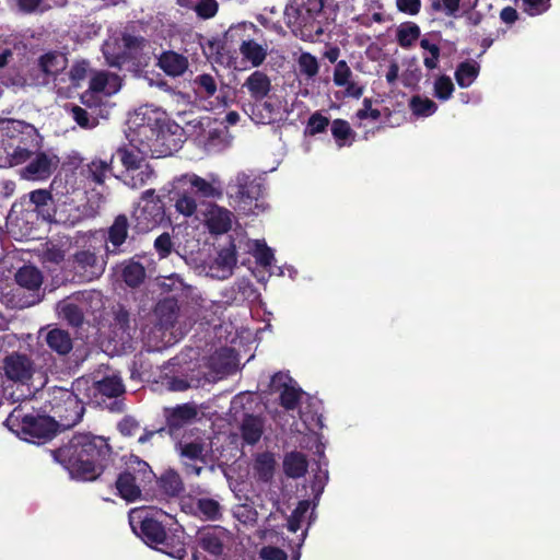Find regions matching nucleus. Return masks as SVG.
<instances>
[{
    "label": "nucleus",
    "instance_id": "obj_14",
    "mask_svg": "<svg viewBox=\"0 0 560 560\" xmlns=\"http://www.w3.org/2000/svg\"><path fill=\"white\" fill-rule=\"evenodd\" d=\"M121 89V79L112 72L98 71L90 79L89 90L81 95V101L89 107L98 106L103 100Z\"/></svg>",
    "mask_w": 560,
    "mask_h": 560
},
{
    "label": "nucleus",
    "instance_id": "obj_23",
    "mask_svg": "<svg viewBox=\"0 0 560 560\" xmlns=\"http://www.w3.org/2000/svg\"><path fill=\"white\" fill-rule=\"evenodd\" d=\"M159 285L164 292H174L179 298L190 299L197 305L206 307L199 303V301L205 302V300L200 296L197 289L186 284L178 275L160 278Z\"/></svg>",
    "mask_w": 560,
    "mask_h": 560
},
{
    "label": "nucleus",
    "instance_id": "obj_32",
    "mask_svg": "<svg viewBox=\"0 0 560 560\" xmlns=\"http://www.w3.org/2000/svg\"><path fill=\"white\" fill-rule=\"evenodd\" d=\"M264 433V421L260 417L247 415L240 424V434L245 444L255 445Z\"/></svg>",
    "mask_w": 560,
    "mask_h": 560
},
{
    "label": "nucleus",
    "instance_id": "obj_40",
    "mask_svg": "<svg viewBox=\"0 0 560 560\" xmlns=\"http://www.w3.org/2000/svg\"><path fill=\"white\" fill-rule=\"evenodd\" d=\"M480 67L476 61H465L458 65L455 71L457 84L465 89L470 86L479 74Z\"/></svg>",
    "mask_w": 560,
    "mask_h": 560
},
{
    "label": "nucleus",
    "instance_id": "obj_26",
    "mask_svg": "<svg viewBox=\"0 0 560 560\" xmlns=\"http://www.w3.org/2000/svg\"><path fill=\"white\" fill-rule=\"evenodd\" d=\"M30 202L45 221L52 222L55 207V191L35 189L28 194Z\"/></svg>",
    "mask_w": 560,
    "mask_h": 560
},
{
    "label": "nucleus",
    "instance_id": "obj_21",
    "mask_svg": "<svg viewBox=\"0 0 560 560\" xmlns=\"http://www.w3.org/2000/svg\"><path fill=\"white\" fill-rule=\"evenodd\" d=\"M67 65V57L60 52H47L39 58V67L48 78L52 79L56 92H58L60 83L66 82L67 73L65 70Z\"/></svg>",
    "mask_w": 560,
    "mask_h": 560
},
{
    "label": "nucleus",
    "instance_id": "obj_58",
    "mask_svg": "<svg viewBox=\"0 0 560 560\" xmlns=\"http://www.w3.org/2000/svg\"><path fill=\"white\" fill-rule=\"evenodd\" d=\"M520 8L530 16L545 13L550 7V0H521Z\"/></svg>",
    "mask_w": 560,
    "mask_h": 560
},
{
    "label": "nucleus",
    "instance_id": "obj_30",
    "mask_svg": "<svg viewBox=\"0 0 560 560\" xmlns=\"http://www.w3.org/2000/svg\"><path fill=\"white\" fill-rule=\"evenodd\" d=\"M158 66L167 75L179 77L187 70L188 59L182 54L168 50L159 57Z\"/></svg>",
    "mask_w": 560,
    "mask_h": 560
},
{
    "label": "nucleus",
    "instance_id": "obj_24",
    "mask_svg": "<svg viewBox=\"0 0 560 560\" xmlns=\"http://www.w3.org/2000/svg\"><path fill=\"white\" fill-rule=\"evenodd\" d=\"M171 200L174 201V208L177 213L185 218L192 217L197 212V201L191 195V191L186 187L177 186V177L172 182V189L170 191Z\"/></svg>",
    "mask_w": 560,
    "mask_h": 560
},
{
    "label": "nucleus",
    "instance_id": "obj_59",
    "mask_svg": "<svg viewBox=\"0 0 560 560\" xmlns=\"http://www.w3.org/2000/svg\"><path fill=\"white\" fill-rule=\"evenodd\" d=\"M381 10L382 3L380 0H361L360 9L358 11H362L364 14L372 13V20L380 23L383 21Z\"/></svg>",
    "mask_w": 560,
    "mask_h": 560
},
{
    "label": "nucleus",
    "instance_id": "obj_1",
    "mask_svg": "<svg viewBox=\"0 0 560 560\" xmlns=\"http://www.w3.org/2000/svg\"><path fill=\"white\" fill-rule=\"evenodd\" d=\"M183 128L153 106L138 108L128 119L129 148L118 150L125 172L147 164L145 158L172 155L183 143Z\"/></svg>",
    "mask_w": 560,
    "mask_h": 560
},
{
    "label": "nucleus",
    "instance_id": "obj_9",
    "mask_svg": "<svg viewBox=\"0 0 560 560\" xmlns=\"http://www.w3.org/2000/svg\"><path fill=\"white\" fill-rule=\"evenodd\" d=\"M84 392L79 393L74 388H56L49 399L51 419L62 428H70L77 424L84 412Z\"/></svg>",
    "mask_w": 560,
    "mask_h": 560
},
{
    "label": "nucleus",
    "instance_id": "obj_52",
    "mask_svg": "<svg viewBox=\"0 0 560 560\" xmlns=\"http://www.w3.org/2000/svg\"><path fill=\"white\" fill-rule=\"evenodd\" d=\"M194 86L196 93L202 97H210L217 92L215 79L210 74L197 75L194 80Z\"/></svg>",
    "mask_w": 560,
    "mask_h": 560
},
{
    "label": "nucleus",
    "instance_id": "obj_55",
    "mask_svg": "<svg viewBox=\"0 0 560 560\" xmlns=\"http://www.w3.org/2000/svg\"><path fill=\"white\" fill-rule=\"evenodd\" d=\"M310 508L311 503L308 501H301L298 504L288 521V528L290 532L295 533L301 528L303 522L306 518V514L310 511Z\"/></svg>",
    "mask_w": 560,
    "mask_h": 560
},
{
    "label": "nucleus",
    "instance_id": "obj_28",
    "mask_svg": "<svg viewBox=\"0 0 560 560\" xmlns=\"http://www.w3.org/2000/svg\"><path fill=\"white\" fill-rule=\"evenodd\" d=\"M243 88L247 90L254 101H261L269 94L271 82L269 77L262 71H254L243 83Z\"/></svg>",
    "mask_w": 560,
    "mask_h": 560
},
{
    "label": "nucleus",
    "instance_id": "obj_46",
    "mask_svg": "<svg viewBox=\"0 0 560 560\" xmlns=\"http://www.w3.org/2000/svg\"><path fill=\"white\" fill-rule=\"evenodd\" d=\"M276 460L271 453H261L255 459L254 470L259 479L268 481L273 475Z\"/></svg>",
    "mask_w": 560,
    "mask_h": 560
},
{
    "label": "nucleus",
    "instance_id": "obj_56",
    "mask_svg": "<svg viewBox=\"0 0 560 560\" xmlns=\"http://www.w3.org/2000/svg\"><path fill=\"white\" fill-rule=\"evenodd\" d=\"M299 70L307 78H313L318 72V62L316 57L308 52H303L298 59Z\"/></svg>",
    "mask_w": 560,
    "mask_h": 560
},
{
    "label": "nucleus",
    "instance_id": "obj_54",
    "mask_svg": "<svg viewBox=\"0 0 560 560\" xmlns=\"http://www.w3.org/2000/svg\"><path fill=\"white\" fill-rule=\"evenodd\" d=\"M59 316L67 319L71 325L78 326L82 323L81 310L71 302H61L57 306Z\"/></svg>",
    "mask_w": 560,
    "mask_h": 560
},
{
    "label": "nucleus",
    "instance_id": "obj_4",
    "mask_svg": "<svg viewBox=\"0 0 560 560\" xmlns=\"http://www.w3.org/2000/svg\"><path fill=\"white\" fill-rule=\"evenodd\" d=\"M284 18L295 36L316 42L336 21L337 12L334 4L324 0H290Z\"/></svg>",
    "mask_w": 560,
    "mask_h": 560
},
{
    "label": "nucleus",
    "instance_id": "obj_63",
    "mask_svg": "<svg viewBox=\"0 0 560 560\" xmlns=\"http://www.w3.org/2000/svg\"><path fill=\"white\" fill-rule=\"evenodd\" d=\"M118 430L125 436H132L140 430V423L133 417L127 416L118 423Z\"/></svg>",
    "mask_w": 560,
    "mask_h": 560
},
{
    "label": "nucleus",
    "instance_id": "obj_19",
    "mask_svg": "<svg viewBox=\"0 0 560 560\" xmlns=\"http://www.w3.org/2000/svg\"><path fill=\"white\" fill-rule=\"evenodd\" d=\"M201 207L203 222L210 233L224 234L231 229L234 215L230 210L212 202H202Z\"/></svg>",
    "mask_w": 560,
    "mask_h": 560
},
{
    "label": "nucleus",
    "instance_id": "obj_48",
    "mask_svg": "<svg viewBox=\"0 0 560 560\" xmlns=\"http://www.w3.org/2000/svg\"><path fill=\"white\" fill-rule=\"evenodd\" d=\"M420 47L423 49V65L427 69L433 70L439 66L440 47L430 38H422Z\"/></svg>",
    "mask_w": 560,
    "mask_h": 560
},
{
    "label": "nucleus",
    "instance_id": "obj_60",
    "mask_svg": "<svg viewBox=\"0 0 560 560\" xmlns=\"http://www.w3.org/2000/svg\"><path fill=\"white\" fill-rule=\"evenodd\" d=\"M194 10L199 18L210 19L215 15L218 11V3L215 0H201Z\"/></svg>",
    "mask_w": 560,
    "mask_h": 560
},
{
    "label": "nucleus",
    "instance_id": "obj_35",
    "mask_svg": "<svg viewBox=\"0 0 560 560\" xmlns=\"http://www.w3.org/2000/svg\"><path fill=\"white\" fill-rule=\"evenodd\" d=\"M154 176L153 170L147 164H141L138 167H131L128 172H124L122 178L125 185L138 189L149 184Z\"/></svg>",
    "mask_w": 560,
    "mask_h": 560
},
{
    "label": "nucleus",
    "instance_id": "obj_16",
    "mask_svg": "<svg viewBox=\"0 0 560 560\" xmlns=\"http://www.w3.org/2000/svg\"><path fill=\"white\" fill-rule=\"evenodd\" d=\"M177 186H186L191 192L202 198L221 199L223 183L215 173L201 177L195 173H186L177 177Z\"/></svg>",
    "mask_w": 560,
    "mask_h": 560
},
{
    "label": "nucleus",
    "instance_id": "obj_11",
    "mask_svg": "<svg viewBox=\"0 0 560 560\" xmlns=\"http://www.w3.org/2000/svg\"><path fill=\"white\" fill-rule=\"evenodd\" d=\"M7 427L26 441L35 442V439L49 438L54 431L56 423L51 417L25 413L23 408H15L5 420Z\"/></svg>",
    "mask_w": 560,
    "mask_h": 560
},
{
    "label": "nucleus",
    "instance_id": "obj_2",
    "mask_svg": "<svg viewBox=\"0 0 560 560\" xmlns=\"http://www.w3.org/2000/svg\"><path fill=\"white\" fill-rule=\"evenodd\" d=\"M110 453V446L104 438L79 433L66 445L54 451L52 456L68 470L71 478L92 481L103 472Z\"/></svg>",
    "mask_w": 560,
    "mask_h": 560
},
{
    "label": "nucleus",
    "instance_id": "obj_37",
    "mask_svg": "<svg viewBox=\"0 0 560 560\" xmlns=\"http://www.w3.org/2000/svg\"><path fill=\"white\" fill-rule=\"evenodd\" d=\"M248 252L255 257L256 262L265 268L272 266L275 261L273 250L267 246L264 240H249Z\"/></svg>",
    "mask_w": 560,
    "mask_h": 560
},
{
    "label": "nucleus",
    "instance_id": "obj_42",
    "mask_svg": "<svg viewBox=\"0 0 560 560\" xmlns=\"http://www.w3.org/2000/svg\"><path fill=\"white\" fill-rule=\"evenodd\" d=\"M217 272H212V277L225 279L232 275V270L236 265V256L232 249H223L220 252L217 260Z\"/></svg>",
    "mask_w": 560,
    "mask_h": 560
},
{
    "label": "nucleus",
    "instance_id": "obj_12",
    "mask_svg": "<svg viewBox=\"0 0 560 560\" xmlns=\"http://www.w3.org/2000/svg\"><path fill=\"white\" fill-rule=\"evenodd\" d=\"M231 198L244 213L259 214L265 210L264 188L259 180L250 179L248 175L240 173L231 184Z\"/></svg>",
    "mask_w": 560,
    "mask_h": 560
},
{
    "label": "nucleus",
    "instance_id": "obj_57",
    "mask_svg": "<svg viewBox=\"0 0 560 560\" xmlns=\"http://www.w3.org/2000/svg\"><path fill=\"white\" fill-rule=\"evenodd\" d=\"M72 119L84 129H92L97 126V118L91 116L85 109L80 106H72L70 109Z\"/></svg>",
    "mask_w": 560,
    "mask_h": 560
},
{
    "label": "nucleus",
    "instance_id": "obj_22",
    "mask_svg": "<svg viewBox=\"0 0 560 560\" xmlns=\"http://www.w3.org/2000/svg\"><path fill=\"white\" fill-rule=\"evenodd\" d=\"M3 369L8 378L21 383H26L34 373L30 359L19 353L5 358Z\"/></svg>",
    "mask_w": 560,
    "mask_h": 560
},
{
    "label": "nucleus",
    "instance_id": "obj_18",
    "mask_svg": "<svg viewBox=\"0 0 560 560\" xmlns=\"http://www.w3.org/2000/svg\"><path fill=\"white\" fill-rule=\"evenodd\" d=\"M270 389L280 395L281 405L285 409H294L302 396V390L296 382L287 373H276L270 382Z\"/></svg>",
    "mask_w": 560,
    "mask_h": 560
},
{
    "label": "nucleus",
    "instance_id": "obj_41",
    "mask_svg": "<svg viewBox=\"0 0 560 560\" xmlns=\"http://www.w3.org/2000/svg\"><path fill=\"white\" fill-rule=\"evenodd\" d=\"M420 27L413 22L401 23L396 32L397 42L402 48H410L420 37Z\"/></svg>",
    "mask_w": 560,
    "mask_h": 560
},
{
    "label": "nucleus",
    "instance_id": "obj_36",
    "mask_svg": "<svg viewBox=\"0 0 560 560\" xmlns=\"http://www.w3.org/2000/svg\"><path fill=\"white\" fill-rule=\"evenodd\" d=\"M411 115L417 118H428L438 110V104L430 97L421 94L412 95L408 102Z\"/></svg>",
    "mask_w": 560,
    "mask_h": 560
},
{
    "label": "nucleus",
    "instance_id": "obj_15",
    "mask_svg": "<svg viewBox=\"0 0 560 560\" xmlns=\"http://www.w3.org/2000/svg\"><path fill=\"white\" fill-rule=\"evenodd\" d=\"M112 159L109 161L94 159L90 163L71 171L65 175L68 179L77 178V186L85 191H100L96 187L102 186L107 172L110 171Z\"/></svg>",
    "mask_w": 560,
    "mask_h": 560
},
{
    "label": "nucleus",
    "instance_id": "obj_17",
    "mask_svg": "<svg viewBox=\"0 0 560 560\" xmlns=\"http://www.w3.org/2000/svg\"><path fill=\"white\" fill-rule=\"evenodd\" d=\"M235 352L229 348L215 351L207 361L208 372L205 373L206 382H215L237 370Z\"/></svg>",
    "mask_w": 560,
    "mask_h": 560
},
{
    "label": "nucleus",
    "instance_id": "obj_8",
    "mask_svg": "<svg viewBox=\"0 0 560 560\" xmlns=\"http://www.w3.org/2000/svg\"><path fill=\"white\" fill-rule=\"evenodd\" d=\"M154 478L155 475L149 464L138 456L131 455L126 463L125 471L116 481V488L122 499L132 502L140 498L142 489Z\"/></svg>",
    "mask_w": 560,
    "mask_h": 560
},
{
    "label": "nucleus",
    "instance_id": "obj_10",
    "mask_svg": "<svg viewBox=\"0 0 560 560\" xmlns=\"http://www.w3.org/2000/svg\"><path fill=\"white\" fill-rule=\"evenodd\" d=\"M73 388L79 393L84 392L85 399L95 404H101L103 397H117L125 392L121 377L108 369L98 370L91 380H77Z\"/></svg>",
    "mask_w": 560,
    "mask_h": 560
},
{
    "label": "nucleus",
    "instance_id": "obj_64",
    "mask_svg": "<svg viewBox=\"0 0 560 560\" xmlns=\"http://www.w3.org/2000/svg\"><path fill=\"white\" fill-rule=\"evenodd\" d=\"M328 125V118L318 113L313 114L308 119V129L312 135L324 131Z\"/></svg>",
    "mask_w": 560,
    "mask_h": 560
},
{
    "label": "nucleus",
    "instance_id": "obj_39",
    "mask_svg": "<svg viewBox=\"0 0 560 560\" xmlns=\"http://www.w3.org/2000/svg\"><path fill=\"white\" fill-rule=\"evenodd\" d=\"M283 468L289 477L300 478L307 470L306 457L301 453L292 452L284 457Z\"/></svg>",
    "mask_w": 560,
    "mask_h": 560
},
{
    "label": "nucleus",
    "instance_id": "obj_61",
    "mask_svg": "<svg viewBox=\"0 0 560 560\" xmlns=\"http://www.w3.org/2000/svg\"><path fill=\"white\" fill-rule=\"evenodd\" d=\"M195 416H196V410L190 406L184 405V406L177 407L173 411L170 421L173 424L177 425L180 422L192 419Z\"/></svg>",
    "mask_w": 560,
    "mask_h": 560
},
{
    "label": "nucleus",
    "instance_id": "obj_27",
    "mask_svg": "<svg viewBox=\"0 0 560 560\" xmlns=\"http://www.w3.org/2000/svg\"><path fill=\"white\" fill-rule=\"evenodd\" d=\"M128 219L125 215H118L112 226L108 229L106 250L110 254L120 253V246L128 236Z\"/></svg>",
    "mask_w": 560,
    "mask_h": 560
},
{
    "label": "nucleus",
    "instance_id": "obj_53",
    "mask_svg": "<svg viewBox=\"0 0 560 560\" xmlns=\"http://www.w3.org/2000/svg\"><path fill=\"white\" fill-rule=\"evenodd\" d=\"M199 513L207 520H218L221 516V506L219 502L211 498H200L197 501Z\"/></svg>",
    "mask_w": 560,
    "mask_h": 560
},
{
    "label": "nucleus",
    "instance_id": "obj_13",
    "mask_svg": "<svg viewBox=\"0 0 560 560\" xmlns=\"http://www.w3.org/2000/svg\"><path fill=\"white\" fill-rule=\"evenodd\" d=\"M147 46L142 37L124 34L121 38H109L103 45V54L112 67H120L127 59L136 58Z\"/></svg>",
    "mask_w": 560,
    "mask_h": 560
},
{
    "label": "nucleus",
    "instance_id": "obj_29",
    "mask_svg": "<svg viewBox=\"0 0 560 560\" xmlns=\"http://www.w3.org/2000/svg\"><path fill=\"white\" fill-rule=\"evenodd\" d=\"M89 72V63L86 61L75 62L66 77V82L60 83L57 94L62 97H69L72 90L80 86L81 82L86 78Z\"/></svg>",
    "mask_w": 560,
    "mask_h": 560
},
{
    "label": "nucleus",
    "instance_id": "obj_20",
    "mask_svg": "<svg viewBox=\"0 0 560 560\" xmlns=\"http://www.w3.org/2000/svg\"><path fill=\"white\" fill-rule=\"evenodd\" d=\"M178 305L175 299L160 301L154 310L156 325L153 329V340L164 341L166 331L173 327L177 318Z\"/></svg>",
    "mask_w": 560,
    "mask_h": 560
},
{
    "label": "nucleus",
    "instance_id": "obj_31",
    "mask_svg": "<svg viewBox=\"0 0 560 560\" xmlns=\"http://www.w3.org/2000/svg\"><path fill=\"white\" fill-rule=\"evenodd\" d=\"M243 109L250 120L257 125H267L275 119V107L265 100L248 103L244 105Z\"/></svg>",
    "mask_w": 560,
    "mask_h": 560
},
{
    "label": "nucleus",
    "instance_id": "obj_3",
    "mask_svg": "<svg viewBox=\"0 0 560 560\" xmlns=\"http://www.w3.org/2000/svg\"><path fill=\"white\" fill-rule=\"evenodd\" d=\"M73 179H54L51 189L55 191L52 222L73 226L85 218L95 215L104 196L101 191H85Z\"/></svg>",
    "mask_w": 560,
    "mask_h": 560
},
{
    "label": "nucleus",
    "instance_id": "obj_34",
    "mask_svg": "<svg viewBox=\"0 0 560 560\" xmlns=\"http://www.w3.org/2000/svg\"><path fill=\"white\" fill-rule=\"evenodd\" d=\"M74 259L78 266L83 269L91 279L100 277L105 270V262L98 259L95 253L90 249L78 252L74 255Z\"/></svg>",
    "mask_w": 560,
    "mask_h": 560
},
{
    "label": "nucleus",
    "instance_id": "obj_6",
    "mask_svg": "<svg viewBox=\"0 0 560 560\" xmlns=\"http://www.w3.org/2000/svg\"><path fill=\"white\" fill-rule=\"evenodd\" d=\"M155 512L145 508H136L129 512V524L132 532L147 545L176 559L186 556L183 544L171 545L164 527L154 518Z\"/></svg>",
    "mask_w": 560,
    "mask_h": 560
},
{
    "label": "nucleus",
    "instance_id": "obj_38",
    "mask_svg": "<svg viewBox=\"0 0 560 560\" xmlns=\"http://www.w3.org/2000/svg\"><path fill=\"white\" fill-rule=\"evenodd\" d=\"M45 340L50 349L59 354H66L72 349V341L65 330L55 328L45 335Z\"/></svg>",
    "mask_w": 560,
    "mask_h": 560
},
{
    "label": "nucleus",
    "instance_id": "obj_47",
    "mask_svg": "<svg viewBox=\"0 0 560 560\" xmlns=\"http://www.w3.org/2000/svg\"><path fill=\"white\" fill-rule=\"evenodd\" d=\"M15 280L21 287L33 290L40 285L42 276L36 268L24 266L16 272Z\"/></svg>",
    "mask_w": 560,
    "mask_h": 560
},
{
    "label": "nucleus",
    "instance_id": "obj_62",
    "mask_svg": "<svg viewBox=\"0 0 560 560\" xmlns=\"http://www.w3.org/2000/svg\"><path fill=\"white\" fill-rule=\"evenodd\" d=\"M163 487L168 493L176 494L182 489L179 476L174 471H168L162 477Z\"/></svg>",
    "mask_w": 560,
    "mask_h": 560
},
{
    "label": "nucleus",
    "instance_id": "obj_45",
    "mask_svg": "<svg viewBox=\"0 0 560 560\" xmlns=\"http://www.w3.org/2000/svg\"><path fill=\"white\" fill-rule=\"evenodd\" d=\"M222 533L218 529H207L200 533L199 544L202 549L212 555H220L222 551Z\"/></svg>",
    "mask_w": 560,
    "mask_h": 560
},
{
    "label": "nucleus",
    "instance_id": "obj_7",
    "mask_svg": "<svg viewBox=\"0 0 560 560\" xmlns=\"http://www.w3.org/2000/svg\"><path fill=\"white\" fill-rule=\"evenodd\" d=\"M39 141L37 130L22 120L0 119V163L5 166L10 162V154L16 149H26Z\"/></svg>",
    "mask_w": 560,
    "mask_h": 560
},
{
    "label": "nucleus",
    "instance_id": "obj_25",
    "mask_svg": "<svg viewBox=\"0 0 560 560\" xmlns=\"http://www.w3.org/2000/svg\"><path fill=\"white\" fill-rule=\"evenodd\" d=\"M334 83L345 88V94L359 98L363 94V88L352 80V71L345 60L337 62L334 70Z\"/></svg>",
    "mask_w": 560,
    "mask_h": 560
},
{
    "label": "nucleus",
    "instance_id": "obj_51",
    "mask_svg": "<svg viewBox=\"0 0 560 560\" xmlns=\"http://www.w3.org/2000/svg\"><path fill=\"white\" fill-rule=\"evenodd\" d=\"M478 0H442V3L436 5L447 15H454L458 11H469L475 8Z\"/></svg>",
    "mask_w": 560,
    "mask_h": 560
},
{
    "label": "nucleus",
    "instance_id": "obj_5",
    "mask_svg": "<svg viewBox=\"0 0 560 560\" xmlns=\"http://www.w3.org/2000/svg\"><path fill=\"white\" fill-rule=\"evenodd\" d=\"M40 140L26 149L12 151L10 162L4 167L23 165L19 176L24 180L44 182L48 179L59 166V158L50 150H40Z\"/></svg>",
    "mask_w": 560,
    "mask_h": 560
},
{
    "label": "nucleus",
    "instance_id": "obj_49",
    "mask_svg": "<svg viewBox=\"0 0 560 560\" xmlns=\"http://www.w3.org/2000/svg\"><path fill=\"white\" fill-rule=\"evenodd\" d=\"M454 90L455 88L452 79L445 74L439 75L433 82V94L442 102L450 100Z\"/></svg>",
    "mask_w": 560,
    "mask_h": 560
},
{
    "label": "nucleus",
    "instance_id": "obj_33",
    "mask_svg": "<svg viewBox=\"0 0 560 560\" xmlns=\"http://www.w3.org/2000/svg\"><path fill=\"white\" fill-rule=\"evenodd\" d=\"M240 52L243 59L253 67H259L267 57L268 45L266 43L260 44L255 39H244L240 45Z\"/></svg>",
    "mask_w": 560,
    "mask_h": 560
},
{
    "label": "nucleus",
    "instance_id": "obj_43",
    "mask_svg": "<svg viewBox=\"0 0 560 560\" xmlns=\"http://www.w3.org/2000/svg\"><path fill=\"white\" fill-rule=\"evenodd\" d=\"M331 133L339 148L351 145L354 139V132L352 131L349 122L342 119H335L332 121Z\"/></svg>",
    "mask_w": 560,
    "mask_h": 560
},
{
    "label": "nucleus",
    "instance_id": "obj_44",
    "mask_svg": "<svg viewBox=\"0 0 560 560\" xmlns=\"http://www.w3.org/2000/svg\"><path fill=\"white\" fill-rule=\"evenodd\" d=\"M121 276L129 287H137L143 281L145 271L141 264L129 260L122 265Z\"/></svg>",
    "mask_w": 560,
    "mask_h": 560
},
{
    "label": "nucleus",
    "instance_id": "obj_50",
    "mask_svg": "<svg viewBox=\"0 0 560 560\" xmlns=\"http://www.w3.org/2000/svg\"><path fill=\"white\" fill-rule=\"evenodd\" d=\"M182 457L190 460H203L206 444L201 441L185 442L179 444Z\"/></svg>",
    "mask_w": 560,
    "mask_h": 560
}]
</instances>
